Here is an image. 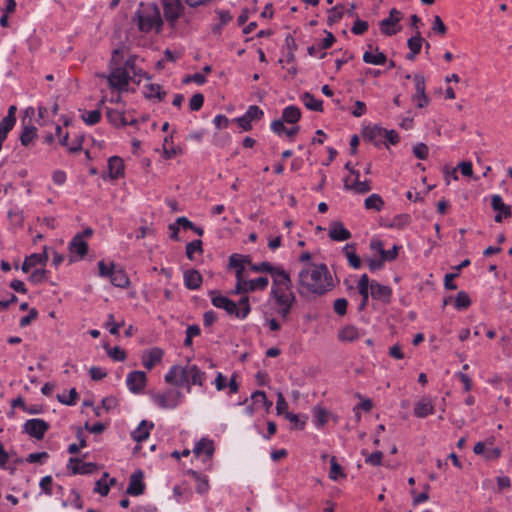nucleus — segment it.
Wrapping results in <instances>:
<instances>
[{
	"mask_svg": "<svg viewBox=\"0 0 512 512\" xmlns=\"http://www.w3.org/2000/svg\"><path fill=\"white\" fill-rule=\"evenodd\" d=\"M210 294L212 296V298H211L212 304L215 307L224 309L229 304V301H230L229 298L222 296V295H216L215 291H211Z\"/></svg>",
	"mask_w": 512,
	"mask_h": 512,
	"instance_id": "55",
	"label": "nucleus"
},
{
	"mask_svg": "<svg viewBox=\"0 0 512 512\" xmlns=\"http://www.w3.org/2000/svg\"><path fill=\"white\" fill-rule=\"evenodd\" d=\"M384 135H386V129L379 126H374L365 132V136L373 141L375 145H379Z\"/></svg>",
	"mask_w": 512,
	"mask_h": 512,
	"instance_id": "35",
	"label": "nucleus"
},
{
	"mask_svg": "<svg viewBox=\"0 0 512 512\" xmlns=\"http://www.w3.org/2000/svg\"><path fill=\"white\" fill-rule=\"evenodd\" d=\"M348 301L345 298H339L334 301L333 309L336 314L344 316L347 312Z\"/></svg>",
	"mask_w": 512,
	"mask_h": 512,
	"instance_id": "59",
	"label": "nucleus"
},
{
	"mask_svg": "<svg viewBox=\"0 0 512 512\" xmlns=\"http://www.w3.org/2000/svg\"><path fill=\"white\" fill-rule=\"evenodd\" d=\"M47 279V270L45 269H36L34 270L30 277L29 281H31L34 284H40L44 282Z\"/></svg>",
	"mask_w": 512,
	"mask_h": 512,
	"instance_id": "56",
	"label": "nucleus"
},
{
	"mask_svg": "<svg viewBox=\"0 0 512 512\" xmlns=\"http://www.w3.org/2000/svg\"><path fill=\"white\" fill-rule=\"evenodd\" d=\"M301 118V111L296 106H288L282 112V120L284 122L295 124Z\"/></svg>",
	"mask_w": 512,
	"mask_h": 512,
	"instance_id": "28",
	"label": "nucleus"
},
{
	"mask_svg": "<svg viewBox=\"0 0 512 512\" xmlns=\"http://www.w3.org/2000/svg\"><path fill=\"white\" fill-rule=\"evenodd\" d=\"M109 476L107 472H105L101 479L96 481L94 492L99 493L102 496L108 495L110 491V487L106 482V478Z\"/></svg>",
	"mask_w": 512,
	"mask_h": 512,
	"instance_id": "47",
	"label": "nucleus"
},
{
	"mask_svg": "<svg viewBox=\"0 0 512 512\" xmlns=\"http://www.w3.org/2000/svg\"><path fill=\"white\" fill-rule=\"evenodd\" d=\"M48 261V254H47V249L46 247L44 248V251L43 253H39V254H32L28 257L25 258L23 264H22V271L24 273H27L32 267L40 264V265H45Z\"/></svg>",
	"mask_w": 512,
	"mask_h": 512,
	"instance_id": "17",
	"label": "nucleus"
},
{
	"mask_svg": "<svg viewBox=\"0 0 512 512\" xmlns=\"http://www.w3.org/2000/svg\"><path fill=\"white\" fill-rule=\"evenodd\" d=\"M491 207L494 211L498 212L494 217L497 223H501L503 219H507L512 215L511 206L505 204L500 195H493L491 197Z\"/></svg>",
	"mask_w": 512,
	"mask_h": 512,
	"instance_id": "8",
	"label": "nucleus"
},
{
	"mask_svg": "<svg viewBox=\"0 0 512 512\" xmlns=\"http://www.w3.org/2000/svg\"><path fill=\"white\" fill-rule=\"evenodd\" d=\"M189 376H190V384H192V385L201 386L205 379V373L202 372L196 365H190Z\"/></svg>",
	"mask_w": 512,
	"mask_h": 512,
	"instance_id": "39",
	"label": "nucleus"
},
{
	"mask_svg": "<svg viewBox=\"0 0 512 512\" xmlns=\"http://www.w3.org/2000/svg\"><path fill=\"white\" fill-rule=\"evenodd\" d=\"M214 444L213 441L202 438L194 447V454L195 456L199 457L201 454H205V457L203 458V462L209 461L213 454H214Z\"/></svg>",
	"mask_w": 512,
	"mask_h": 512,
	"instance_id": "16",
	"label": "nucleus"
},
{
	"mask_svg": "<svg viewBox=\"0 0 512 512\" xmlns=\"http://www.w3.org/2000/svg\"><path fill=\"white\" fill-rule=\"evenodd\" d=\"M164 15L170 22H175L182 14L184 7L180 0H162Z\"/></svg>",
	"mask_w": 512,
	"mask_h": 512,
	"instance_id": "11",
	"label": "nucleus"
},
{
	"mask_svg": "<svg viewBox=\"0 0 512 512\" xmlns=\"http://www.w3.org/2000/svg\"><path fill=\"white\" fill-rule=\"evenodd\" d=\"M243 284L245 286L246 292L250 293L265 290L269 284V280L267 277H259L252 280H246L243 278Z\"/></svg>",
	"mask_w": 512,
	"mask_h": 512,
	"instance_id": "22",
	"label": "nucleus"
},
{
	"mask_svg": "<svg viewBox=\"0 0 512 512\" xmlns=\"http://www.w3.org/2000/svg\"><path fill=\"white\" fill-rule=\"evenodd\" d=\"M109 174L112 179H117L123 175L124 163L120 157L112 156L108 160Z\"/></svg>",
	"mask_w": 512,
	"mask_h": 512,
	"instance_id": "23",
	"label": "nucleus"
},
{
	"mask_svg": "<svg viewBox=\"0 0 512 512\" xmlns=\"http://www.w3.org/2000/svg\"><path fill=\"white\" fill-rule=\"evenodd\" d=\"M49 428L48 422L43 419L34 418L25 422L23 432L37 440H42Z\"/></svg>",
	"mask_w": 512,
	"mask_h": 512,
	"instance_id": "5",
	"label": "nucleus"
},
{
	"mask_svg": "<svg viewBox=\"0 0 512 512\" xmlns=\"http://www.w3.org/2000/svg\"><path fill=\"white\" fill-rule=\"evenodd\" d=\"M301 100L303 101L304 105L309 109L313 111H323L322 101L317 100L311 93L305 92L301 96Z\"/></svg>",
	"mask_w": 512,
	"mask_h": 512,
	"instance_id": "31",
	"label": "nucleus"
},
{
	"mask_svg": "<svg viewBox=\"0 0 512 512\" xmlns=\"http://www.w3.org/2000/svg\"><path fill=\"white\" fill-rule=\"evenodd\" d=\"M81 118L87 125H95L101 120V111L99 108L88 111Z\"/></svg>",
	"mask_w": 512,
	"mask_h": 512,
	"instance_id": "45",
	"label": "nucleus"
},
{
	"mask_svg": "<svg viewBox=\"0 0 512 512\" xmlns=\"http://www.w3.org/2000/svg\"><path fill=\"white\" fill-rule=\"evenodd\" d=\"M401 19L402 13L396 8H392L389 12V17L383 19L379 23L381 32L387 36L395 35L398 31L401 30V27H398V29L393 27L396 26Z\"/></svg>",
	"mask_w": 512,
	"mask_h": 512,
	"instance_id": "6",
	"label": "nucleus"
},
{
	"mask_svg": "<svg viewBox=\"0 0 512 512\" xmlns=\"http://www.w3.org/2000/svg\"><path fill=\"white\" fill-rule=\"evenodd\" d=\"M429 148L425 143H418L413 147V154L421 160L428 157Z\"/></svg>",
	"mask_w": 512,
	"mask_h": 512,
	"instance_id": "57",
	"label": "nucleus"
},
{
	"mask_svg": "<svg viewBox=\"0 0 512 512\" xmlns=\"http://www.w3.org/2000/svg\"><path fill=\"white\" fill-rule=\"evenodd\" d=\"M70 398H67L64 394H58L57 400L65 405H74L76 403V400L78 398V393L75 388H72L70 391Z\"/></svg>",
	"mask_w": 512,
	"mask_h": 512,
	"instance_id": "54",
	"label": "nucleus"
},
{
	"mask_svg": "<svg viewBox=\"0 0 512 512\" xmlns=\"http://www.w3.org/2000/svg\"><path fill=\"white\" fill-rule=\"evenodd\" d=\"M333 288L332 276L325 264H311L298 274L297 291L301 296H322Z\"/></svg>",
	"mask_w": 512,
	"mask_h": 512,
	"instance_id": "1",
	"label": "nucleus"
},
{
	"mask_svg": "<svg viewBox=\"0 0 512 512\" xmlns=\"http://www.w3.org/2000/svg\"><path fill=\"white\" fill-rule=\"evenodd\" d=\"M70 259L72 263L76 260L82 259L88 252V244L82 239V234H76L69 243Z\"/></svg>",
	"mask_w": 512,
	"mask_h": 512,
	"instance_id": "7",
	"label": "nucleus"
},
{
	"mask_svg": "<svg viewBox=\"0 0 512 512\" xmlns=\"http://www.w3.org/2000/svg\"><path fill=\"white\" fill-rule=\"evenodd\" d=\"M416 93L413 95V100H417V107L423 108L428 105L429 98L425 92V78L422 74L414 75Z\"/></svg>",
	"mask_w": 512,
	"mask_h": 512,
	"instance_id": "10",
	"label": "nucleus"
},
{
	"mask_svg": "<svg viewBox=\"0 0 512 512\" xmlns=\"http://www.w3.org/2000/svg\"><path fill=\"white\" fill-rule=\"evenodd\" d=\"M272 277V287H282L285 289H292V280L290 275L280 266L275 267L274 271L270 274Z\"/></svg>",
	"mask_w": 512,
	"mask_h": 512,
	"instance_id": "12",
	"label": "nucleus"
},
{
	"mask_svg": "<svg viewBox=\"0 0 512 512\" xmlns=\"http://www.w3.org/2000/svg\"><path fill=\"white\" fill-rule=\"evenodd\" d=\"M423 41L420 31L416 30L414 36L407 41L408 48L414 53H420Z\"/></svg>",
	"mask_w": 512,
	"mask_h": 512,
	"instance_id": "42",
	"label": "nucleus"
},
{
	"mask_svg": "<svg viewBox=\"0 0 512 512\" xmlns=\"http://www.w3.org/2000/svg\"><path fill=\"white\" fill-rule=\"evenodd\" d=\"M130 70H134V60L132 59L127 60L123 68L117 67L113 69L110 75L105 76L110 88L117 89L118 91H127L130 80H134L130 74ZM102 77H104V75H102Z\"/></svg>",
	"mask_w": 512,
	"mask_h": 512,
	"instance_id": "3",
	"label": "nucleus"
},
{
	"mask_svg": "<svg viewBox=\"0 0 512 512\" xmlns=\"http://www.w3.org/2000/svg\"><path fill=\"white\" fill-rule=\"evenodd\" d=\"M434 408L429 401L421 400L415 404L414 414L419 418H424L429 414H433Z\"/></svg>",
	"mask_w": 512,
	"mask_h": 512,
	"instance_id": "32",
	"label": "nucleus"
},
{
	"mask_svg": "<svg viewBox=\"0 0 512 512\" xmlns=\"http://www.w3.org/2000/svg\"><path fill=\"white\" fill-rule=\"evenodd\" d=\"M295 301L296 297H290V300L276 303L279 306L277 312L282 317L283 320H286L288 318V315Z\"/></svg>",
	"mask_w": 512,
	"mask_h": 512,
	"instance_id": "43",
	"label": "nucleus"
},
{
	"mask_svg": "<svg viewBox=\"0 0 512 512\" xmlns=\"http://www.w3.org/2000/svg\"><path fill=\"white\" fill-rule=\"evenodd\" d=\"M344 187L347 190H353L359 194H365L371 190L369 181L361 182L359 179H354L353 183L350 184L349 177L344 180Z\"/></svg>",
	"mask_w": 512,
	"mask_h": 512,
	"instance_id": "24",
	"label": "nucleus"
},
{
	"mask_svg": "<svg viewBox=\"0 0 512 512\" xmlns=\"http://www.w3.org/2000/svg\"><path fill=\"white\" fill-rule=\"evenodd\" d=\"M204 103V96L202 93H196L192 96L189 101V107L192 111H198L201 109Z\"/></svg>",
	"mask_w": 512,
	"mask_h": 512,
	"instance_id": "58",
	"label": "nucleus"
},
{
	"mask_svg": "<svg viewBox=\"0 0 512 512\" xmlns=\"http://www.w3.org/2000/svg\"><path fill=\"white\" fill-rule=\"evenodd\" d=\"M343 252H344L345 256L347 257V260L351 267H353L355 269H358L361 267L362 261H361V258L355 252L354 244H347L343 248Z\"/></svg>",
	"mask_w": 512,
	"mask_h": 512,
	"instance_id": "27",
	"label": "nucleus"
},
{
	"mask_svg": "<svg viewBox=\"0 0 512 512\" xmlns=\"http://www.w3.org/2000/svg\"><path fill=\"white\" fill-rule=\"evenodd\" d=\"M470 305H471V300L469 298V295L464 291L459 292L455 299L456 309L463 310V309L468 308Z\"/></svg>",
	"mask_w": 512,
	"mask_h": 512,
	"instance_id": "49",
	"label": "nucleus"
},
{
	"mask_svg": "<svg viewBox=\"0 0 512 512\" xmlns=\"http://www.w3.org/2000/svg\"><path fill=\"white\" fill-rule=\"evenodd\" d=\"M184 283L188 289L196 290L200 288L202 284V275L198 270H187L184 273Z\"/></svg>",
	"mask_w": 512,
	"mask_h": 512,
	"instance_id": "21",
	"label": "nucleus"
},
{
	"mask_svg": "<svg viewBox=\"0 0 512 512\" xmlns=\"http://www.w3.org/2000/svg\"><path fill=\"white\" fill-rule=\"evenodd\" d=\"M263 111L256 105H252L248 108L247 112L244 114L246 118L250 121L258 120L263 116Z\"/></svg>",
	"mask_w": 512,
	"mask_h": 512,
	"instance_id": "62",
	"label": "nucleus"
},
{
	"mask_svg": "<svg viewBox=\"0 0 512 512\" xmlns=\"http://www.w3.org/2000/svg\"><path fill=\"white\" fill-rule=\"evenodd\" d=\"M154 424L147 420H142L138 428L132 432L131 436L134 441L141 443L149 437L150 430L153 429Z\"/></svg>",
	"mask_w": 512,
	"mask_h": 512,
	"instance_id": "20",
	"label": "nucleus"
},
{
	"mask_svg": "<svg viewBox=\"0 0 512 512\" xmlns=\"http://www.w3.org/2000/svg\"><path fill=\"white\" fill-rule=\"evenodd\" d=\"M37 135V128L34 126H26L24 127L21 135H20V141L23 146H29L34 138Z\"/></svg>",
	"mask_w": 512,
	"mask_h": 512,
	"instance_id": "36",
	"label": "nucleus"
},
{
	"mask_svg": "<svg viewBox=\"0 0 512 512\" xmlns=\"http://www.w3.org/2000/svg\"><path fill=\"white\" fill-rule=\"evenodd\" d=\"M271 296L275 299L276 303H279L290 300V297H295V294L292 289L278 287L271 288Z\"/></svg>",
	"mask_w": 512,
	"mask_h": 512,
	"instance_id": "33",
	"label": "nucleus"
},
{
	"mask_svg": "<svg viewBox=\"0 0 512 512\" xmlns=\"http://www.w3.org/2000/svg\"><path fill=\"white\" fill-rule=\"evenodd\" d=\"M359 337V332L354 326H346L339 333L341 341H354Z\"/></svg>",
	"mask_w": 512,
	"mask_h": 512,
	"instance_id": "41",
	"label": "nucleus"
},
{
	"mask_svg": "<svg viewBox=\"0 0 512 512\" xmlns=\"http://www.w3.org/2000/svg\"><path fill=\"white\" fill-rule=\"evenodd\" d=\"M370 294L373 299L381 300L384 303H390L392 296V289L389 286L382 285L377 281L372 280L370 284Z\"/></svg>",
	"mask_w": 512,
	"mask_h": 512,
	"instance_id": "13",
	"label": "nucleus"
},
{
	"mask_svg": "<svg viewBox=\"0 0 512 512\" xmlns=\"http://www.w3.org/2000/svg\"><path fill=\"white\" fill-rule=\"evenodd\" d=\"M106 116L108 121L114 126H126L128 124L124 113L118 110L108 109Z\"/></svg>",
	"mask_w": 512,
	"mask_h": 512,
	"instance_id": "30",
	"label": "nucleus"
},
{
	"mask_svg": "<svg viewBox=\"0 0 512 512\" xmlns=\"http://www.w3.org/2000/svg\"><path fill=\"white\" fill-rule=\"evenodd\" d=\"M173 136H167L164 139L163 142V156L165 159H171L175 157L176 155H179L182 153V150L178 146L173 145Z\"/></svg>",
	"mask_w": 512,
	"mask_h": 512,
	"instance_id": "25",
	"label": "nucleus"
},
{
	"mask_svg": "<svg viewBox=\"0 0 512 512\" xmlns=\"http://www.w3.org/2000/svg\"><path fill=\"white\" fill-rule=\"evenodd\" d=\"M363 61L368 64L382 65L387 61L386 55L378 52L376 55L366 51L363 55Z\"/></svg>",
	"mask_w": 512,
	"mask_h": 512,
	"instance_id": "37",
	"label": "nucleus"
},
{
	"mask_svg": "<svg viewBox=\"0 0 512 512\" xmlns=\"http://www.w3.org/2000/svg\"><path fill=\"white\" fill-rule=\"evenodd\" d=\"M178 371H179V366L171 367L169 372L165 375V382L168 384H174L176 386H180V382L178 380Z\"/></svg>",
	"mask_w": 512,
	"mask_h": 512,
	"instance_id": "60",
	"label": "nucleus"
},
{
	"mask_svg": "<svg viewBox=\"0 0 512 512\" xmlns=\"http://www.w3.org/2000/svg\"><path fill=\"white\" fill-rule=\"evenodd\" d=\"M331 467L329 472V477L332 480H337L339 476L345 477V474L342 472V467L338 464L335 457L331 458Z\"/></svg>",
	"mask_w": 512,
	"mask_h": 512,
	"instance_id": "52",
	"label": "nucleus"
},
{
	"mask_svg": "<svg viewBox=\"0 0 512 512\" xmlns=\"http://www.w3.org/2000/svg\"><path fill=\"white\" fill-rule=\"evenodd\" d=\"M364 204L366 209H374L376 211H380L384 206V201L378 194H372L365 199Z\"/></svg>",
	"mask_w": 512,
	"mask_h": 512,
	"instance_id": "40",
	"label": "nucleus"
},
{
	"mask_svg": "<svg viewBox=\"0 0 512 512\" xmlns=\"http://www.w3.org/2000/svg\"><path fill=\"white\" fill-rule=\"evenodd\" d=\"M109 278L111 283L116 287L125 288L129 285V278L122 269H117L115 267Z\"/></svg>",
	"mask_w": 512,
	"mask_h": 512,
	"instance_id": "26",
	"label": "nucleus"
},
{
	"mask_svg": "<svg viewBox=\"0 0 512 512\" xmlns=\"http://www.w3.org/2000/svg\"><path fill=\"white\" fill-rule=\"evenodd\" d=\"M329 237L335 241H345L351 238V233L344 227L340 221L331 224Z\"/></svg>",
	"mask_w": 512,
	"mask_h": 512,
	"instance_id": "19",
	"label": "nucleus"
},
{
	"mask_svg": "<svg viewBox=\"0 0 512 512\" xmlns=\"http://www.w3.org/2000/svg\"><path fill=\"white\" fill-rule=\"evenodd\" d=\"M240 260H241L240 254H237V253L232 254L229 257V265L228 266H229V268L235 270L236 279L244 278L245 266Z\"/></svg>",
	"mask_w": 512,
	"mask_h": 512,
	"instance_id": "29",
	"label": "nucleus"
},
{
	"mask_svg": "<svg viewBox=\"0 0 512 512\" xmlns=\"http://www.w3.org/2000/svg\"><path fill=\"white\" fill-rule=\"evenodd\" d=\"M68 469H70L72 474H91L93 473L97 466L95 463H85L82 462L79 458H70L68 463Z\"/></svg>",
	"mask_w": 512,
	"mask_h": 512,
	"instance_id": "14",
	"label": "nucleus"
},
{
	"mask_svg": "<svg viewBox=\"0 0 512 512\" xmlns=\"http://www.w3.org/2000/svg\"><path fill=\"white\" fill-rule=\"evenodd\" d=\"M237 305L240 310L239 319L246 318L251 311V307L249 304V297L246 294H243V296L240 298Z\"/></svg>",
	"mask_w": 512,
	"mask_h": 512,
	"instance_id": "46",
	"label": "nucleus"
},
{
	"mask_svg": "<svg viewBox=\"0 0 512 512\" xmlns=\"http://www.w3.org/2000/svg\"><path fill=\"white\" fill-rule=\"evenodd\" d=\"M204 252L201 240H193L186 245V256L189 260H194V254Z\"/></svg>",
	"mask_w": 512,
	"mask_h": 512,
	"instance_id": "38",
	"label": "nucleus"
},
{
	"mask_svg": "<svg viewBox=\"0 0 512 512\" xmlns=\"http://www.w3.org/2000/svg\"><path fill=\"white\" fill-rule=\"evenodd\" d=\"M143 472L138 470L130 476L127 494L132 496H139L144 493L145 484L143 482Z\"/></svg>",
	"mask_w": 512,
	"mask_h": 512,
	"instance_id": "15",
	"label": "nucleus"
},
{
	"mask_svg": "<svg viewBox=\"0 0 512 512\" xmlns=\"http://www.w3.org/2000/svg\"><path fill=\"white\" fill-rule=\"evenodd\" d=\"M328 24L333 25L340 21L343 17V6L336 5L335 7L328 10Z\"/></svg>",
	"mask_w": 512,
	"mask_h": 512,
	"instance_id": "48",
	"label": "nucleus"
},
{
	"mask_svg": "<svg viewBox=\"0 0 512 512\" xmlns=\"http://www.w3.org/2000/svg\"><path fill=\"white\" fill-rule=\"evenodd\" d=\"M133 21L143 33H148L153 29L158 32L163 24L159 8L155 4H144L143 2L135 12Z\"/></svg>",
	"mask_w": 512,
	"mask_h": 512,
	"instance_id": "2",
	"label": "nucleus"
},
{
	"mask_svg": "<svg viewBox=\"0 0 512 512\" xmlns=\"http://www.w3.org/2000/svg\"><path fill=\"white\" fill-rule=\"evenodd\" d=\"M285 417L293 424V429L297 430H302L306 424V420L308 419V416H303V419H301L299 415L291 412H287Z\"/></svg>",
	"mask_w": 512,
	"mask_h": 512,
	"instance_id": "44",
	"label": "nucleus"
},
{
	"mask_svg": "<svg viewBox=\"0 0 512 512\" xmlns=\"http://www.w3.org/2000/svg\"><path fill=\"white\" fill-rule=\"evenodd\" d=\"M400 246L394 245L391 250H383L380 257L385 261H393L397 258Z\"/></svg>",
	"mask_w": 512,
	"mask_h": 512,
	"instance_id": "63",
	"label": "nucleus"
},
{
	"mask_svg": "<svg viewBox=\"0 0 512 512\" xmlns=\"http://www.w3.org/2000/svg\"><path fill=\"white\" fill-rule=\"evenodd\" d=\"M115 267L116 266L113 262L108 266L104 261H100L98 262L99 275L101 277H110Z\"/></svg>",
	"mask_w": 512,
	"mask_h": 512,
	"instance_id": "64",
	"label": "nucleus"
},
{
	"mask_svg": "<svg viewBox=\"0 0 512 512\" xmlns=\"http://www.w3.org/2000/svg\"><path fill=\"white\" fill-rule=\"evenodd\" d=\"M144 94L148 99L157 98L159 101H162L166 95L165 91L158 84L147 85Z\"/></svg>",
	"mask_w": 512,
	"mask_h": 512,
	"instance_id": "34",
	"label": "nucleus"
},
{
	"mask_svg": "<svg viewBox=\"0 0 512 512\" xmlns=\"http://www.w3.org/2000/svg\"><path fill=\"white\" fill-rule=\"evenodd\" d=\"M147 377L143 371H132L127 376V386L132 393H140L146 386Z\"/></svg>",
	"mask_w": 512,
	"mask_h": 512,
	"instance_id": "9",
	"label": "nucleus"
},
{
	"mask_svg": "<svg viewBox=\"0 0 512 512\" xmlns=\"http://www.w3.org/2000/svg\"><path fill=\"white\" fill-rule=\"evenodd\" d=\"M431 30L439 36L446 35L447 27L439 15L434 16Z\"/></svg>",
	"mask_w": 512,
	"mask_h": 512,
	"instance_id": "50",
	"label": "nucleus"
},
{
	"mask_svg": "<svg viewBox=\"0 0 512 512\" xmlns=\"http://www.w3.org/2000/svg\"><path fill=\"white\" fill-rule=\"evenodd\" d=\"M152 401L161 409H175L183 399V394L177 389H166L163 392H150Z\"/></svg>",
	"mask_w": 512,
	"mask_h": 512,
	"instance_id": "4",
	"label": "nucleus"
},
{
	"mask_svg": "<svg viewBox=\"0 0 512 512\" xmlns=\"http://www.w3.org/2000/svg\"><path fill=\"white\" fill-rule=\"evenodd\" d=\"M107 350V354L110 358H112L115 361H124L126 358V353L123 349L116 346L114 348H109L108 346H105Z\"/></svg>",
	"mask_w": 512,
	"mask_h": 512,
	"instance_id": "53",
	"label": "nucleus"
},
{
	"mask_svg": "<svg viewBox=\"0 0 512 512\" xmlns=\"http://www.w3.org/2000/svg\"><path fill=\"white\" fill-rule=\"evenodd\" d=\"M275 269V266H273L270 262H261L259 264H251V270L254 272H267L271 274Z\"/></svg>",
	"mask_w": 512,
	"mask_h": 512,
	"instance_id": "61",
	"label": "nucleus"
},
{
	"mask_svg": "<svg viewBox=\"0 0 512 512\" xmlns=\"http://www.w3.org/2000/svg\"><path fill=\"white\" fill-rule=\"evenodd\" d=\"M328 411L321 407L314 408V418L317 426H323L328 421Z\"/></svg>",
	"mask_w": 512,
	"mask_h": 512,
	"instance_id": "51",
	"label": "nucleus"
},
{
	"mask_svg": "<svg viewBox=\"0 0 512 512\" xmlns=\"http://www.w3.org/2000/svg\"><path fill=\"white\" fill-rule=\"evenodd\" d=\"M162 356H163L162 349H160L158 347H154V348L150 349L147 353H145L142 356L143 366L146 369L151 370L157 363H159L161 361Z\"/></svg>",
	"mask_w": 512,
	"mask_h": 512,
	"instance_id": "18",
	"label": "nucleus"
}]
</instances>
